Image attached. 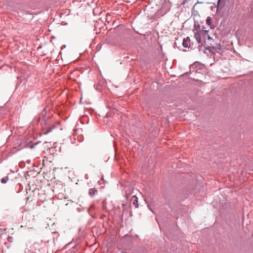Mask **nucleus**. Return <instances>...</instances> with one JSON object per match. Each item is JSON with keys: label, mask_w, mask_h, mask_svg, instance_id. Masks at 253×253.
<instances>
[{"label": "nucleus", "mask_w": 253, "mask_h": 253, "mask_svg": "<svg viewBox=\"0 0 253 253\" xmlns=\"http://www.w3.org/2000/svg\"><path fill=\"white\" fill-rule=\"evenodd\" d=\"M193 32L194 34V38L199 43L202 45L204 43H207L213 46V40L209 35V30L205 28H201L199 24H195Z\"/></svg>", "instance_id": "obj_1"}, {"label": "nucleus", "mask_w": 253, "mask_h": 253, "mask_svg": "<svg viewBox=\"0 0 253 253\" xmlns=\"http://www.w3.org/2000/svg\"><path fill=\"white\" fill-rule=\"evenodd\" d=\"M190 39L189 37H187L185 39H184L183 41V45L185 47H188L190 46Z\"/></svg>", "instance_id": "obj_2"}, {"label": "nucleus", "mask_w": 253, "mask_h": 253, "mask_svg": "<svg viewBox=\"0 0 253 253\" xmlns=\"http://www.w3.org/2000/svg\"><path fill=\"white\" fill-rule=\"evenodd\" d=\"M206 23L208 25L210 26L211 29H213L214 28V26L211 25V17H208L207 18Z\"/></svg>", "instance_id": "obj_3"}, {"label": "nucleus", "mask_w": 253, "mask_h": 253, "mask_svg": "<svg viewBox=\"0 0 253 253\" xmlns=\"http://www.w3.org/2000/svg\"><path fill=\"white\" fill-rule=\"evenodd\" d=\"M134 197L135 198V199L133 200L132 204L136 208H137L139 207L138 199L135 196H134Z\"/></svg>", "instance_id": "obj_4"}, {"label": "nucleus", "mask_w": 253, "mask_h": 253, "mask_svg": "<svg viewBox=\"0 0 253 253\" xmlns=\"http://www.w3.org/2000/svg\"><path fill=\"white\" fill-rule=\"evenodd\" d=\"M96 191V189L95 188H91L89 189V195L90 196H93L95 194Z\"/></svg>", "instance_id": "obj_5"}, {"label": "nucleus", "mask_w": 253, "mask_h": 253, "mask_svg": "<svg viewBox=\"0 0 253 253\" xmlns=\"http://www.w3.org/2000/svg\"><path fill=\"white\" fill-rule=\"evenodd\" d=\"M8 180H9L8 177L5 176L1 179V182L3 184H4V183H6Z\"/></svg>", "instance_id": "obj_6"}, {"label": "nucleus", "mask_w": 253, "mask_h": 253, "mask_svg": "<svg viewBox=\"0 0 253 253\" xmlns=\"http://www.w3.org/2000/svg\"><path fill=\"white\" fill-rule=\"evenodd\" d=\"M221 1H222V0H218V4H217V6L218 7H221L223 6V5L221 4Z\"/></svg>", "instance_id": "obj_7"}, {"label": "nucleus", "mask_w": 253, "mask_h": 253, "mask_svg": "<svg viewBox=\"0 0 253 253\" xmlns=\"http://www.w3.org/2000/svg\"><path fill=\"white\" fill-rule=\"evenodd\" d=\"M7 240L9 242H12L13 241V238L12 237H8L7 238Z\"/></svg>", "instance_id": "obj_8"}, {"label": "nucleus", "mask_w": 253, "mask_h": 253, "mask_svg": "<svg viewBox=\"0 0 253 253\" xmlns=\"http://www.w3.org/2000/svg\"><path fill=\"white\" fill-rule=\"evenodd\" d=\"M49 131H50V130H49V131H45V132H44V134H47V133L49 132Z\"/></svg>", "instance_id": "obj_9"}]
</instances>
